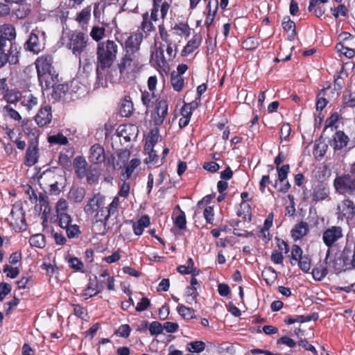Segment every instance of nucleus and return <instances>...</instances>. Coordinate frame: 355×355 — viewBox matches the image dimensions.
Listing matches in <instances>:
<instances>
[{
	"label": "nucleus",
	"instance_id": "f257e3e1",
	"mask_svg": "<svg viewBox=\"0 0 355 355\" xmlns=\"http://www.w3.org/2000/svg\"><path fill=\"white\" fill-rule=\"evenodd\" d=\"M38 80L43 89H49L58 82V73L51 54H42L35 62Z\"/></svg>",
	"mask_w": 355,
	"mask_h": 355
},
{
	"label": "nucleus",
	"instance_id": "f03ea898",
	"mask_svg": "<svg viewBox=\"0 0 355 355\" xmlns=\"http://www.w3.org/2000/svg\"><path fill=\"white\" fill-rule=\"evenodd\" d=\"M118 53V45L114 41L107 40L98 42L96 47V76L100 78L102 72L114 64Z\"/></svg>",
	"mask_w": 355,
	"mask_h": 355
},
{
	"label": "nucleus",
	"instance_id": "7ed1b4c3",
	"mask_svg": "<svg viewBox=\"0 0 355 355\" xmlns=\"http://www.w3.org/2000/svg\"><path fill=\"white\" fill-rule=\"evenodd\" d=\"M116 66L121 77L127 79H135L141 71L144 64H142L141 55L123 52L118 60Z\"/></svg>",
	"mask_w": 355,
	"mask_h": 355
},
{
	"label": "nucleus",
	"instance_id": "20e7f679",
	"mask_svg": "<svg viewBox=\"0 0 355 355\" xmlns=\"http://www.w3.org/2000/svg\"><path fill=\"white\" fill-rule=\"evenodd\" d=\"M84 211L87 216L94 215L93 221L106 225V206L105 197L100 193L94 194L92 198H88L84 207Z\"/></svg>",
	"mask_w": 355,
	"mask_h": 355
},
{
	"label": "nucleus",
	"instance_id": "39448f33",
	"mask_svg": "<svg viewBox=\"0 0 355 355\" xmlns=\"http://www.w3.org/2000/svg\"><path fill=\"white\" fill-rule=\"evenodd\" d=\"M355 164H352L349 173L337 176L334 180L335 190L340 194L355 195Z\"/></svg>",
	"mask_w": 355,
	"mask_h": 355
},
{
	"label": "nucleus",
	"instance_id": "423d86ee",
	"mask_svg": "<svg viewBox=\"0 0 355 355\" xmlns=\"http://www.w3.org/2000/svg\"><path fill=\"white\" fill-rule=\"evenodd\" d=\"M352 248L351 245L347 243L344 246L338 257H335L331 259L328 266L329 269H332L336 273H340L343 271L351 270L349 268V258L352 257Z\"/></svg>",
	"mask_w": 355,
	"mask_h": 355
},
{
	"label": "nucleus",
	"instance_id": "0eeeda50",
	"mask_svg": "<svg viewBox=\"0 0 355 355\" xmlns=\"http://www.w3.org/2000/svg\"><path fill=\"white\" fill-rule=\"evenodd\" d=\"M88 42L89 37L85 33L73 31L69 36L67 46L69 49L71 50L76 57L80 58L82 53L86 51Z\"/></svg>",
	"mask_w": 355,
	"mask_h": 355
},
{
	"label": "nucleus",
	"instance_id": "6e6552de",
	"mask_svg": "<svg viewBox=\"0 0 355 355\" xmlns=\"http://www.w3.org/2000/svg\"><path fill=\"white\" fill-rule=\"evenodd\" d=\"M21 46L18 43H11L0 48V68L7 63L10 65L17 64L19 62Z\"/></svg>",
	"mask_w": 355,
	"mask_h": 355
},
{
	"label": "nucleus",
	"instance_id": "1a4fd4ad",
	"mask_svg": "<svg viewBox=\"0 0 355 355\" xmlns=\"http://www.w3.org/2000/svg\"><path fill=\"white\" fill-rule=\"evenodd\" d=\"M9 217L10 225L15 232H22L26 230L25 211L21 201H17L12 205Z\"/></svg>",
	"mask_w": 355,
	"mask_h": 355
},
{
	"label": "nucleus",
	"instance_id": "9d476101",
	"mask_svg": "<svg viewBox=\"0 0 355 355\" xmlns=\"http://www.w3.org/2000/svg\"><path fill=\"white\" fill-rule=\"evenodd\" d=\"M301 248L297 245H293L289 261L292 266L297 264L299 268L304 272L309 271L311 267V259L308 254H304Z\"/></svg>",
	"mask_w": 355,
	"mask_h": 355
},
{
	"label": "nucleus",
	"instance_id": "9b49d317",
	"mask_svg": "<svg viewBox=\"0 0 355 355\" xmlns=\"http://www.w3.org/2000/svg\"><path fill=\"white\" fill-rule=\"evenodd\" d=\"M336 214L338 220H345L349 223L355 218V203L349 198H345L337 205Z\"/></svg>",
	"mask_w": 355,
	"mask_h": 355
},
{
	"label": "nucleus",
	"instance_id": "f8f14e48",
	"mask_svg": "<svg viewBox=\"0 0 355 355\" xmlns=\"http://www.w3.org/2000/svg\"><path fill=\"white\" fill-rule=\"evenodd\" d=\"M344 237L343 229L340 226L332 225L325 229L322 233V241L329 250L340 239Z\"/></svg>",
	"mask_w": 355,
	"mask_h": 355
},
{
	"label": "nucleus",
	"instance_id": "ddd939ff",
	"mask_svg": "<svg viewBox=\"0 0 355 355\" xmlns=\"http://www.w3.org/2000/svg\"><path fill=\"white\" fill-rule=\"evenodd\" d=\"M144 39L142 32L137 31L130 34L125 41L123 46V52L132 53L135 55H141L140 46Z\"/></svg>",
	"mask_w": 355,
	"mask_h": 355
},
{
	"label": "nucleus",
	"instance_id": "4468645a",
	"mask_svg": "<svg viewBox=\"0 0 355 355\" xmlns=\"http://www.w3.org/2000/svg\"><path fill=\"white\" fill-rule=\"evenodd\" d=\"M311 202L316 205L318 202L324 201L329 198L330 188L328 184L319 182L312 186Z\"/></svg>",
	"mask_w": 355,
	"mask_h": 355
},
{
	"label": "nucleus",
	"instance_id": "2eb2a0df",
	"mask_svg": "<svg viewBox=\"0 0 355 355\" xmlns=\"http://www.w3.org/2000/svg\"><path fill=\"white\" fill-rule=\"evenodd\" d=\"M60 173L61 170L57 167L48 168L43 171L38 179L40 187L44 189L54 181L61 179Z\"/></svg>",
	"mask_w": 355,
	"mask_h": 355
},
{
	"label": "nucleus",
	"instance_id": "dca6fc26",
	"mask_svg": "<svg viewBox=\"0 0 355 355\" xmlns=\"http://www.w3.org/2000/svg\"><path fill=\"white\" fill-rule=\"evenodd\" d=\"M39 33V31L33 30L30 33L28 40L24 45L26 51L34 54H38L44 49V44L40 40Z\"/></svg>",
	"mask_w": 355,
	"mask_h": 355
},
{
	"label": "nucleus",
	"instance_id": "f3484780",
	"mask_svg": "<svg viewBox=\"0 0 355 355\" xmlns=\"http://www.w3.org/2000/svg\"><path fill=\"white\" fill-rule=\"evenodd\" d=\"M15 28L10 24L0 25V48L11 43H17Z\"/></svg>",
	"mask_w": 355,
	"mask_h": 355
},
{
	"label": "nucleus",
	"instance_id": "a211bd4d",
	"mask_svg": "<svg viewBox=\"0 0 355 355\" xmlns=\"http://www.w3.org/2000/svg\"><path fill=\"white\" fill-rule=\"evenodd\" d=\"M349 141V137L344 131L336 130L332 135L329 144L333 148L334 153H336L347 148Z\"/></svg>",
	"mask_w": 355,
	"mask_h": 355
},
{
	"label": "nucleus",
	"instance_id": "6ab92c4d",
	"mask_svg": "<svg viewBox=\"0 0 355 355\" xmlns=\"http://www.w3.org/2000/svg\"><path fill=\"white\" fill-rule=\"evenodd\" d=\"M39 150V141H28L24 159V164L26 166H33L38 162Z\"/></svg>",
	"mask_w": 355,
	"mask_h": 355
},
{
	"label": "nucleus",
	"instance_id": "aec40b11",
	"mask_svg": "<svg viewBox=\"0 0 355 355\" xmlns=\"http://www.w3.org/2000/svg\"><path fill=\"white\" fill-rule=\"evenodd\" d=\"M88 159L92 164H101L105 162L106 154L104 148L99 144H95L90 147Z\"/></svg>",
	"mask_w": 355,
	"mask_h": 355
},
{
	"label": "nucleus",
	"instance_id": "412c9836",
	"mask_svg": "<svg viewBox=\"0 0 355 355\" xmlns=\"http://www.w3.org/2000/svg\"><path fill=\"white\" fill-rule=\"evenodd\" d=\"M329 253L330 250H328L325 259L320 260L313 268L312 275L315 280L320 281L327 275L329 268L327 260Z\"/></svg>",
	"mask_w": 355,
	"mask_h": 355
},
{
	"label": "nucleus",
	"instance_id": "4be33fe9",
	"mask_svg": "<svg viewBox=\"0 0 355 355\" xmlns=\"http://www.w3.org/2000/svg\"><path fill=\"white\" fill-rule=\"evenodd\" d=\"M168 114V103L166 100L162 99L155 104L154 113V122L156 125H161Z\"/></svg>",
	"mask_w": 355,
	"mask_h": 355
},
{
	"label": "nucleus",
	"instance_id": "5701e85b",
	"mask_svg": "<svg viewBox=\"0 0 355 355\" xmlns=\"http://www.w3.org/2000/svg\"><path fill=\"white\" fill-rule=\"evenodd\" d=\"M51 107L46 105L42 107L35 116V121L39 127L49 125L52 121Z\"/></svg>",
	"mask_w": 355,
	"mask_h": 355
},
{
	"label": "nucleus",
	"instance_id": "b1692460",
	"mask_svg": "<svg viewBox=\"0 0 355 355\" xmlns=\"http://www.w3.org/2000/svg\"><path fill=\"white\" fill-rule=\"evenodd\" d=\"M150 61L153 62L158 68L163 71H166L169 68L168 62L164 55L162 46L157 47L155 51L151 52Z\"/></svg>",
	"mask_w": 355,
	"mask_h": 355
},
{
	"label": "nucleus",
	"instance_id": "393cba45",
	"mask_svg": "<svg viewBox=\"0 0 355 355\" xmlns=\"http://www.w3.org/2000/svg\"><path fill=\"white\" fill-rule=\"evenodd\" d=\"M116 132L119 137H123L126 141H130L137 137L138 128L132 124H123L119 125Z\"/></svg>",
	"mask_w": 355,
	"mask_h": 355
},
{
	"label": "nucleus",
	"instance_id": "a878e982",
	"mask_svg": "<svg viewBox=\"0 0 355 355\" xmlns=\"http://www.w3.org/2000/svg\"><path fill=\"white\" fill-rule=\"evenodd\" d=\"M202 37L200 34H195L192 38L188 41L187 45L181 52L182 56H187L193 53L201 44Z\"/></svg>",
	"mask_w": 355,
	"mask_h": 355
},
{
	"label": "nucleus",
	"instance_id": "bb28decb",
	"mask_svg": "<svg viewBox=\"0 0 355 355\" xmlns=\"http://www.w3.org/2000/svg\"><path fill=\"white\" fill-rule=\"evenodd\" d=\"M21 127L24 132L29 139L28 141H38L40 131L34 126L32 121L28 120L24 121Z\"/></svg>",
	"mask_w": 355,
	"mask_h": 355
},
{
	"label": "nucleus",
	"instance_id": "cd10ccee",
	"mask_svg": "<svg viewBox=\"0 0 355 355\" xmlns=\"http://www.w3.org/2000/svg\"><path fill=\"white\" fill-rule=\"evenodd\" d=\"M309 232V226L307 222L301 221L297 223L291 230V236L294 240L302 239Z\"/></svg>",
	"mask_w": 355,
	"mask_h": 355
},
{
	"label": "nucleus",
	"instance_id": "c85d7f7f",
	"mask_svg": "<svg viewBox=\"0 0 355 355\" xmlns=\"http://www.w3.org/2000/svg\"><path fill=\"white\" fill-rule=\"evenodd\" d=\"M133 103L130 96H125L121 100L119 107V114L123 117H129L133 113Z\"/></svg>",
	"mask_w": 355,
	"mask_h": 355
},
{
	"label": "nucleus",
	"instance_id": "c756f323",
	"mask_svg": "<svg viewBox=\"0 0 355 355\" xmlns=\"http://www.w3.org/2000/svg\"><path fill=\"white\" fill-rule=\"evenodd\" d=\"M329 0H309L308 6L309 12H313L315 17L320 18L326 12L324 6H320V3H327Z\"/></svg>",
	"mask_w": 355,
	"mask_h": 355
},
{
	"label": "nucleus",
	"instance_id": "7c9ffc66",
	"mask_svg": "<svg viewBox=\"0 0 355 355\" xmlns=\"http://www.w3.org/2000/svg\"><path fill=\"white\" fill-rule=\"evenodd\" d=\"M150 224V217L148 215H143L137 222L132 223L134 234L140 236L143 234L144 230Z\"/></svg>",
	"mask_w": 355,
	"mask_h": 355
},
{
	"label": "nucleus",
	"instance_id": "2f4dec72",
	"mask_svg": "<svg viewBox=\"0 0 355 355\" xmlns=\"http://www.w3.org/2000/svg\"><path fill=\"white\" fill-rule=\"evenodd\" d=\"M73 165L77 177L80 179L83 178L87 173V162L81 156H78L74 159Z\"/></svg>",
	"mask_w": 355,
	"mask_h": 355
},
{
	"label": "nucleus",
	"instance_id": "473e14b6",
	"mask_svg": "<svg viewBox=\"0 0 355 355\" xmlns=\"http://www.w3.org/2000/svg\"><path fill=\"white\" fill-rule=\"evenodd\" d=\"M141 100L142 104L146 107V109L153 107L155 103L158 101L154 91L150 92L146 90H141Z\"/></svg>",
	"mask_w": 355,
	"mask_h": 355
},
{
	"label": "nucleus",
	"instance_id": "72a5a7b5",
	"mask_svg": "<svg viewBox=\"0 0 355 355\" xmlns=\"http://www.w3.org/2000/svg\"><path fill=\"white\" fill-rule=\"evenodd\" d=\"M139 28L142 33L146 34V37H147L151 32L155 31V27L153 25L152 20H150L148 12H146L142 15V21Z\"/></svg>",
	"mask_w": 355,
	"mask_h": 355
},
{
	"label": "nucleus",
	"instance_id": "f704fd0d",
	"mask_svg": "<svg viewBox=\"0 0 355 355\" xmlns=\"http://www.w3.org/2000/svg\"><path fill=\"white\" fill-rule=\"evenodd\" d=\"M347 77V73L345 70V67L343 65L340 70L337 71L334 76V86L336 91H340L345 86V78L343 77Z\"/></svg>",
	"mask_w": 355,
	"mask_h": 355
},
{
	"label": "nucleus",
	"instance_id": "c9c22d12",
	"mask_svg": "<svg viewBox=\"0 0 355 355\" xmlns=\"http://www.w3.org/2000/svg\"><path fill=\"white\" fill-rule=\"evenodd\" d=\"M141 164L139 159H132L130 162L125 166L124 169L121 173V176L123 177L125 180H128L135 169L138 167Z\"/></svg>",
	"mask_w": 355,
	"mask_h": 355
},
{
	"label": "nucleus",
	"instance_id": "e433bc0d",
	"mask_svg": "<svg viewBox=\"0 0 355 355\" xmlns=\"http://www.w3.org/2000/svg\"><path fill=\"white\" fill-rule=\"evenodd\" d=\"M51 88H53L51 96L53 99L58 101L63 98L69 91V85L67 84H58L54 85Z\"/></svg>",
	"mask_w": 355,
	"mask_h": 355
},
{
	"label": "nucleus",
	"instance_id": "4c0bfd02",
	"mask_svg": "<svg viewBox=\"0 0 355 355\" xmlns=\"http://www.w3.org/2000/svg\"><path fill=\"white\" fill-rule=\"evenodd\" d=\"M282 26L283 29L287 33L290 31H291V33L288 35V39L293 40L297 35L295 22L291 19L289 16H286L283 19Z\"/></svg>",
	"mask_w": 355,
	"mask_h": 355
},
{
	"label": "nucleus",
	"instance_id": "58836bf2",
	"mask_svg": "<svg viewBox=\"0 0 355 355\" xmlns=\"http://www.w3.org/2000/svg\"><path fill=\"white\" fill-rule=\"evenodd\" d=\"M91 7L87 6L77 13L76 21L82 26L87 25L91 18Z\"/></svg>",
	"mask_w": 355,
	"mask_h": 355
},
{
	"label": "nucleus",
	"instance_id": "ea45409f",
	"mask_svg": "<svg viewBox=\"0 0 355 355\" xmlns=\"http://www.w3.org/2000/svg\"><path fill=\"white\" fill-rule=\"evenodd\" d=\"M3 99L8 103L15 104L21 99V93L17 89H8L3 96Z\"/></svg>",
	"mask_w": 355,
	"mask_h": 355
},
{
	"label": "nucleus",
	"instance_id": "a19ab883",
	"mask_svg": "<svg viewBox=\"0 0 355 355\" xmlns=\"http://www.w3.org/2000/svg\"><path fill=\"white\" fill-rule=\"evenodd\" d=\"M100 286L102 288H114V278L110 277L107 270H103L100 275Z\"/></svg>",
	"mask_w": 355,
	"mask_h": 355
},
{
	"label": "nucleus",
	"instance_id": "79ce46f5",
	"mask_svg": "<svg viewBox=\"0 0 355 355\" xmlns=\"http://www.w3.org/2000/svg\"><path fill=\"white\" fill-rule=\"evenodd\" d=\"M159 131L157 129H152L145 139L144 150H151L158 141Z\"/></svg>",
	"mask_w": 355,
	"mask_h": 355
},
{
	"label": "nucleus",
	"instance_id": "37998d69",
	"mask_svg": "<svg viewBox=\"0 0 355 355\" xmlns=\"http://www.w3.org/2000/svg\"><path fill=\"white\" fill-rule=\"evenodd\" d=\"M328 149V145L324 143H317L314 144L313 155L315 159L320 161L326 154Z\"/></svg>",
	"mask_w": 355,
	"mask_h": 355
},
{
	"label": "nucleus",
	"instance_id": "c03bdc74",
	"mask_svg": "<svg viewBox=\"0 0 355 355\" xmlns=\"http://www.w3.org/2000/svg\"><path fill=\"white\" fill-rule=\"evenodd\" d=\"M171 83L173 89L178 92H180L182 90L184 86V79L179 74H176L175 71H173L171 73Z\"/></svg>",
	"mask_w": 355,
	"mask_h": 355
},
{
	"label": "nucleus",
	"instance_id": "a18cd8bd",
	"mask_svg": "<svg viewBox=\"0 0 355 355\" xmlns=\"http://www.w3.org/2000/svg\"><path fill=\"white\" fill-rule=\"evenodd\" d=\"M69 198L75 202H81L85 196V190L83 188L72 187L69 192Z\"/></svg>",
	"mask_w": 355,
	"mask_h": 355
},
{
	"label": "nucleus",
	"instance_id": "49530a36",
	"mask_svg": "<svg viewBox=\"0 0 355 355\" xmlns=\"http://www.w3.org/2000/svg\"><path fill=\"white\" fill-rule=\"evenodd\" d=\"M236 214L238 216L243 218L244 220L250 221L252 218L251 206L248 203L241 202Z\"/></svg>",
	"mask_w": 355,
	"mask_h": 355
},
{
	"label": "nucleus",
	"instance_id": "de8ad7c7",
	"mask_svg": "<svg viewBox=\"0 0 355 355\" xmlns=\"http://www.w3.org/2000/svg\"><path fill=\"white\" fill-rule=\"evenodd\" d=\"M140 298V302L137 304L135 309L137 311L141 312L146 310L150 305V301L148 298L144 296L141 292H136L135 299Z\"/></svg>",
	"mask_w": 355,
	"mask_h": 355
},
{
	"label": "nucleus",
	"instance_id": "09e8293b",
	"mask_svg": "<svg viewBox=\"0 0 355 355\" xmlns=\"http://www.w3.org/2000/svg\"><path fill=\"white\" fill-rule=\"evenodd\" d=\"M105 27L95 25L92 28L89 35L93 40L98 43L105 37Z\"/></svg>",
	"mask_w": 355,
	"mask_h": 355
},
{
	"label": "nucleus",
	"instance_id": "8fccbe9b",
	"mask_svg": "<svg viewBox=\"0 0 355 355\" xmlns=\"http://www.w3.org/2000/svg\"><path fill=\"white\" fill-rule=\"evenodd\" d=\"M277 176L278 178L275 181V184H272L273 187L277 188V181H279L280 182H284L288 177V174L289 173L290 170V166L289 164H284L282 166L277 167Z\"/></svg>",
	"mask_w": 355,
	"mask_h": 355
},
{
	"label": "nucleus",
	"instance_id": "3c124183",
	"mask_svg": "<svg viewBox=\"0 0 355 355\" xmlns=\"http://www.w3.org/2000/svg\"><path fill=\"white\" fill-rule=\"evenodd\" d=\"M177 208L179 209V213L174 218V225L181 230H186L187 220L185 213L180 209V205H177Z\"/></svg>",
	"mask_w": 355,
	"mask_h": 355
},
{
	"label": "nucleus",
	"instance_id": "603ef678",
	"mask_svg": "<svg viewBox=\"0 0 355 355\" xmlns=\"http://www.w3.org/2000/svg\"><path fill=\"white\" fill-rule=\"evenodd\" d=\"M330 87L329 85L327 88L320 89L317 95L316 110L322 111L327 105L328 101L324 98L326 91Z\"/></svg>",
	"mask_w": 355,
	"mask_h": 355
},
{
	"label": "nucleus",
	"instance_id": "864d4df0",
	"mask_svg": "<svg viewBox=\"0 0 355 355\" xmlns=\"http://www.w3.org/2000/svg\"><path fill=\"white\" fill-rule=\"evenodd\" d=\"M47 141L51 144L67 145L69 140L62 133L59 132L56 135H49L47 137Z\"/></svg>",
	"mask_w": 355,
	"mask_h": 355
},
{
	"label": "nucleus",
	"instance_id": "5fc2aeb1",
	"mask_svg": "<svg viewBox=\"0 0 355 355\" xmlns=\"http://www.w3.org/2000/svg\"><path fill=\"white\" fill-rule=\"evenodd\" d=\"M119 203L120 201L119 196H115L114 197L111 203L109 205L108 207H106V223L108 221L110 216L115 214L118 211Z\"/></svg>",
	"mask_w": 355,
	"mask_h": 355
},
{
	"label": "nucleus",
	"instance_id": "6e6d98bb",
	"mask_svg": "<svg viewBox=\"0 0 355 355\" xmlns=\"http://www.w3.org/2000/svg\"><path fill=\"white\" fill-rule=\"evenodd\" d=\"M45 243V236L42 234L32 235L29 239V243L33 247L42 248Z\"/></svg>",
	"mask_w": 355,
	"mask_h": 355
},
{
	"label": "nucleus",
	"instance_id": "4d7b16f0",
	"mask_svg": "<svg viewBox=\"0 0 355 355\" xmlns=\"http://www.w3.org/2000/svg\"><path fill=\"white\" fill-rule=\"evenodd\" d=\"M159 33L160 35V37L166 44L171 42L175 41L173 40L174 36H177V33L175 32H173L171 34H169L167 31L165 29L164 24L159 25Z\"/></svg>",
	"mask_w": 355,
	"mask_h": 355
},
{
	"label": "nucleus",
	"instance_id": "13d9d810",
	"mask_svg": "<svg viewBox=\"0 0 355 355\" xmlns=\"http://www.w3.org/2000/svg\"><path fill=\"white\" fill-rule=\"evenodd\" d=\"M259 46V40L254 37H248L242 43L243 49L246 51H254L257 49Z\"/></svg>",
	"mask_w": 355,
	"mask_h": 355
},
{
	"label": "nucleus",
	"instance_id": "bf43d9fd",
	"mask_svg": "<svg viewBox=\"0 0 355 355\" xmlns=\"http://www.w3.org/2000/svg\"><path fill=\"white\" fill-rule=\"evenodd\" d=\"M205 348V343L201 340L191 342L187 344V349L192 353H200Z\"/></svg>",
	"mask_w": 355,
	"mask_h": 355
},
{
	"label": "nucleus",
	"instance_id": "052dcab7",
	"mask_svg": "<svg viewBox=\"0 0 355 355\" xmlns=\"http://www.w3.org/2000/svg\"><path fill=\"white\" fill-rule=\"evenodd\" d=\"M37 200L39 201L40 210L43 209V214H49L51 211V207L49 206V202L48 197L42 193H40L37 197Z\"/></svg>",
	"mask_w": 355,
	"mask_h": 355
},
{
	"label": "nucleus",
	"instance_id": "680f3d73",
	"mask_svg": "<svg viewBox=\"0 0 355 355\" xmlns=\"http://www.w3.org/2000/svg\"><path fill=\"white\" fill-rule=\"evenodd\" d=\"M38 103L37 98L30 94L27 98L24 97L21 101V104L24 106L28 111L31 110L33 107H36Z\"/></svg>",
	"mask_w": 355,
	"mask_h": 355
},
{
	"label": "nucleus",
	"instance_id": "e2e57ef3",
	"mask_svg": "<svg viewBox=\"0 0 355 355\" xmlns=\"http://www.w3.org/2000/svg\"><path fill=\"white\" fill-rule=\"evenodd\" d=\"M67 236L69 239L78 238L81 234L80 227L78 225H72L71 223L64 227Z\"/></svg>",
	"mask_w": 355,
	"mask_h": 355
},
{
	"label": "nucleus",
	"instance_id": "0e129e2a",
	"mask_svg": "<svg viewBox=\"0 0 355 355\" xmlns=\"http://www.w3.org/2000/svg\"><path fill=\"white\" fill-rule=\"evenodd\" d=\"M72 222L71 216L67 213H60L57 214L58 225L62 229L67 227Z\"/></svg>",
	"mask_w": 355,
	"mask_h": 355
},
{
	"label": "nucleus",
	"instance_id": "69168bd1",
	"mask_svg": "<svg viewBox=\"0 0 355 355\" xmlns=\"http://www.w3.org/2000/svg\"><path fill=\"white\" fill-rule=\"evenodd\" d=\"M179 314L184 319L189 320L195 318L194 310L183 305L178 306Z\"/></svg>",
	"mask_w": 355,
	"mask_h": 355
},
{
	"label": "nucleus",
	"instance_id": "338daca9",
	"mask_svg": "<svg viewBox=\"0 0 355 355\" xmlns=\"http://www.w3.org/2000/svg\"><path fill=\"white\" fill-rule=\"evenodd\" d=\"M336 49L338 52H340L348 58H352L355 55L354 50L345 46L342 42H339L336 44Z\"/></svg>",
	"mask_w": 355,
	"mask_h": 355
},
{
	"label": "nucleus",
	"instance_id": "774afa93",
	"mask_svg": "<svg viewBox=\"0 0 355 355\" xmlns=\"http://www.w3.org/2000/svg\"><path fill=\"white\" fill-rule=\"evenodd\" d=\"M166 46H167L166 51L168 56V60H173L176 56V53L178 51V45L175 41H174L169 43H166Z\"/></svg>",
	"mask_w": 355,
	"mask_h": 355
}]
</instances>
